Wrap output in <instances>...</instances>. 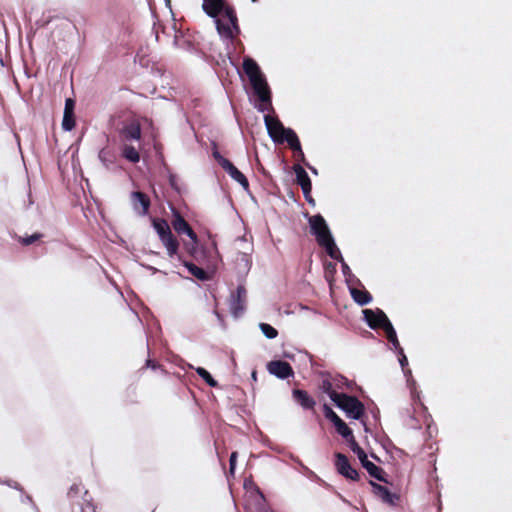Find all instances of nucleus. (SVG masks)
I'll list each match as a JSON object with an SVG mask.
<instances>
[{"mask_svg": "<svg viewBox=\"0 0 512 512\" xmlns=\"http://www.w3.org/2000/svg\"><path fill=\"white\" fill-rule=\"evenodd\" d=\"M203 11L215 19L216 28L221 37L233 40L240 33L235 9L225 0H203Z\"/></svg>", "mask_w": 512, "mask_h": 512, "instance_id": "f257e3e1", "label": "nucleus"}, {"mask_svg": "<svg viewBox=\"0 0 512 512\" xmlns=\"http://www.w3.org/2000/svg\"><path fill=\"white\" fill-rule=\"evenodd\" d=\"M242 67L259 101L270 105V88L259 65L254 59L247 57L244 58Z\"/></svg>", "mask_w": 512, "mask_h": 512, "instance_id": "f03ea898", "label": "nucleus"}, {"mask_svg": "<svg viewBox=\"0 0 512 512\" xmlns=\"http://www.w3.org/2000/svg\"><path fill=\"white\" fill-rule=\"evenodd\" d=\"M333 396V402L335 405L339 409L343 410L348 418L360 420L366 427V422L364 420L365 406L356 396L348 395L346 393L334 394Z\"/></svg>", "mask_w": 512, "mask_h": 512, "instance_id": "7ed1b4c3", "label": "nucleus"}, {"mask_svg": "<svg viewBox=\"0 0 512 512\" xmlns=\"http://www.w3.org/2000/svg\"><path fill=\"white\" fill-rule=\"evenodd\" d=\"M152 223L162 243L166 247L168 255H175L178 251L179 243L176 237L172 234L170 226L167 223V221L164 219L155 218L153 219Z\"/></svg>", "mask_w": 512, "mask_h": 512, "instance_id": "20e7f679", "label": "nucleus"}, {"mask_svg": "<svg viewBox=\"0 0 512 512\" xmlns=\"http://www.w3.org/2000/svg\"><path fill=\"white\" fill-rule=\"evenodd\" d=\"M308 221L311 233L315 236L317 243L332 237L329 227L322 215L317 214L310 216Z\"/></svg>", "mask_w": 512, "mask_h": 512, "instance_id": "39448f33", "label": "nucleus"}, {"mask_svg": "<svg viewBox=\"0 0 512 512\" xmlns=\"http://www.w3.org/2000/svg\"><path fill=\"white\" fill-rule=\"evenodd\" d=\"M363 314L367 324L372 329H382L384 331L392 324L387 315L380 309L377 311L365 309Z\"/></svg>", "mask_w": 512, "mask_h": 512, "instance_id": "423d86ee", "label": "nucleus"}, {"mask_svg": "<svg viewBox=\"0 0 512 512\" xmlns=\"http://www.w3.org/2000/svg\"><path fill=\"white\" fill-rule=\"evenodd\" d=\"M335 458V467L339 474L352 481L359 480L360 475L358 471L351 466L346 455L342 453H336Z\"/></svg>", "mask_w": 512, "mask_h": 512, "instance_id": "0eeeda50", "label": "nucleus"}, {"mask_svg": "<svg viewBox=\"0 0 512 512\" xmlns=\"http://www.w3.org/2000/svg\"><path fill=\"white\" fill-rule=\"evenodd\" d=\"M264 122L272 140L276 143H281L283 134L287 128L283 126L282 122L277 117L270 116L269 114L264 116Z\"/></svg>", "mask_w": 512, "mask_h": 512, "instance_id": "6e6552de", "label": "nucleus"}, {"mask_svg": "<svg viewBox=\"0 0 512 512\" xmlns=\"http://www.w3.org/2000/svg\"><path fill=\"white\" fill-rule=\"evenodd\" d=\"M267 370L270 374L280 379H287L294 375L292 366L283 360H273L267 364Z\"/></svg>", "mask_w": 512, "mask_h": 512, "instance_id": "1a4fd4ad", "label": "nucleus"}, {"mask_svg": "<svg viewBox=\"0 0 512 512\" xmlns=\"http://www.w3.org/2000/svg\"><path fill=\"white\" fill-rule=\"evenodd\" d=\"M130 200H131L133 209L139 215L144 216L148 213L151 202H150V198L147 194H145L141 191L133 192L130 195Z\"/></svg>", "mask_w": 512, "mask_h": 512, "instance_id": "9d476101", "label": "nucleus"}, {"mask_svg": "<svg viewBox=\"0 0 512 512\" xmlns=\"http://www.w3.org/2000/svg\"><path fill=\"white\" fill-rule=\"evenodd\" d=\"M172 226L178 234H186L194 243L197 242V234L180 214L174 215Z\"/></svg>", "mask_w": 512, "mask_h": 512, "instance_id": "9b49d317", "label": "nucleus"}, {"mask_svg": "<svg viewBox=\"0 0 512 512\" xmlns=\"http://www.w3.org/2000/svg\"><path fill=\"white\" fill-rule=\"evenodd\" d=\"M246 300V289L244 286H238L235 294L232 295L231 299V310L234 316L242 314L245 308Z\"/></svg>", "mask_w": 512, "mask_h": 512, "instance_id": "f8f14e48", "label": "nucleus"}, {"mask_svg": "<svg viewBox=\"0 0 512 512\" xmlns=\"http://www.w3.org/2000/svg\"><path fill=\"white\" fill-rule=\"evenodd\" d=\"M293 399L297 404H299L305 410H315L316 401L315 399L308 394L307 391L302 389H293L292 390Z\"/></svg>", "mask_w": 512, "mask_h": 512, "instance_id": "ddd939ff", "label": "nucleus"}, {"mask_svg": "<svg viewBox=\"0 0 512 512\" xmlns=\"http://www.w3.org/2000/svg\"><path fill=\"white\" fill-rule=\"evenodd\" d=\"M293 170L296 175V182L301 187L303 194H308V192L312 190V183L309 175L299 164H295L293 166Z\"/></svg>", "mask_w": 512, "mask_h": 512, "instance_id": "4468645a", "label": "nucleus"}, {"mask_svg": "<svg viewBox=\"0 0 512 512\" xmlns=\"http://www.w3.org/2000/svg\"><path fill=\"white\" fill-rule=\"evenodd\" d=\"M154 373L157 376L164 375L166 371L163 367L155 360L151 358H147L145 361V365L142 366L139 370L136 371L135 375L140 379L147 373Z\"/></svg>", "mask_w": 512, "mask_h": 512, "instance_id": "2eb2a0df", "label": "nucleus"}, {"mask_svg": "<svg viewBox=\"0 0 512 512\" xmlns=\"http://www.w3.org/2000/svg\"><path fill=\"white\" fill-rule=\"evenodd\" d=\"M134 63L139 64L142 68H151V72L153 71L155 63L152 60L151 51L148 46L145 48L141 47L137 51Z\"/></svg>", "mask_w": 512, "mask_h": 512, "instance_id": "dca6fc26", "label": "nucleus"}, {"mask_svg": "<svg viewBox=\"0 0 512 512\" xmlns=\"http://www.w3.org/2000/svg\"><path fill=\"white\" fill-rule=\"evenodd\" d=\"M284 142H287L291 150L298 152L302 157H304L299 138L291 128H287L283 134V138L280 144Z\"/></svg>", "mask_w": 512, "mask_h": 512, "instance_id": "f3484780", "label": "nucleus"}, {"mask_svg": "<svg viewBox=\"0 0 512 512\" xmlns=\"http://www.w3.org/2000/svg\"><path fill=\"white\" fill-rule=\"evenodd\" d=\"M373 488L374 494L379 497L383 502L393 505L394 499L398 498L395 494H392L387 487L377 484L374 481L369 482Z\"/></svg>", "mask_w": 512, "mask_h": 512, "instance_id": "a211bd4d", "label": "nucleus"}, {"mask_svg": "<svg viewBox=\"0 0 512 512\" xmlns=\"http://www.w3.org/2000/svg\"><path fill=\"white\" fill-rule=\"evenodd\" d=\"M225 164L226 167L224 168V170L229 174V176L233 180L237 181L243 187L244 190L248 191L249 182L246 176L241 171H239L232 162Z\"/></svg>", "mask_w": 512, "mask_h": 512, "instance_id": "6ab92c4d", "label": "nucleus"}, {"mask_svg": "<svg viewBox=\"0 0 512 512\" xmlns=\"http://www.w3.org/2000/svg\"><path fill=\"white\" fill-rule=\"evenodd\" d=\"M152 127V121L144 118L142 122L130 119V139L139 140L141 138L142 130Z\"/></svg>", "mask_w": 512, "mask_h": 512, "instance_id": "aec40b11", "label": "nucleus"}, {"mask_svg": "<svg viewBox=\"0 0 512 512\" xmlns=\"http://www.w3.org/2000/svg\"><path fill=\"white\" fill-rule=\"evenodd\" d=\"M319 246L325 248L326 250V253L334 260H337V261H340V262H343V257L341 255V252L340 250L338 249V247L336 246L335 244V241L333 239V237H329L327 238L326 240L324 241H321L320 243H318Z\"/></svg>", "mask_w": 512, "mask_h": 512, "instance_id": "412c9836", "label": "nucleus"}, {"mask_svg": "<svg viewBox=\"0 0 512 512\" xmlns=\"http://www.w3.org/2000/svg\"><path fill=\"white\" fill-rule=\"evenodd\" d=\"M362 466L367 470L369 475L381 482H387L385 478V471L375 465L373 462L369 461L368 458L364 459L363 462H361Z\"/></svg>", "mask_w": 512, "mask_h": 512, "instance_id": "4be33fe9", "label": "nucleus"}, {"mask_svg": "<svg viewBox=\"0 0 512 512\" xmlns=\"http://www.w3.org/2000/svg\"><path fill=\"white\" fill-rule=\"evenodd\" d=\"M351 295L353 300L359 305H367L372 301V295L367 290L352 289Z\"/></svg>", "mask_w": 512, "mask_h": 512, "instance_id": "5701e85b", "label": "nucleus"}, {"mask_svg": "<svg viewBox=\"0 0 512 512\" xmlns=\"http://www.w3.org/2000/svg\"><path fill=\"white\" fill-rule=\"evenodd\" d=\"M334 427L337 433L341 435L347 441V443L355 438L352 430L341 418L334 424Z\"/></svg>", "mask_w": 512, "mask_h": 512, "instance_id": "b1692460", "label": "nucleus"}, {"mask_svg": "<svg viewBox=\"0 0 512 512\" xmlns=\"http://www.w3.org/2000/svg\"><path fill=\"white\" fill-rule=\"evenodd\" d=\"M185 266L187 267L188 271L197 279H199V280H207L208 279V273L204 269L198 267L197 265H195L191 262H186Z\"/></svg>", "mask_w": 512, "mask_h": 512, "instance_id": "393cba45", "label": "nucleus"}, {"mask_svg": "<svg viewBox=\"0 0 512 512\" xmlns=\"http://www.w3.org/2000/svg\"><path fill=\"white\" fill-rule=\"evenodd\" d=\"M387 340L393 345V347L398 351L400 350L401 345L398 341L396 331L393 327V325H389L386 330H384Z\"/></svg>", "mask_w": 512, "mask_h": 512, "instance_id": "a878e982", "label": "nucleus"}, {"mask_svg": "<svg viewBox=\"0 0 512 512\" xmlns=\"http://www.w3.org/2000/svg\"><path fill=\"white\" fill-rule=\"evenodd\" d=\"M197 374L209 385L210 387H217V381L211 376V374L203 367L196 369Z\"/></svg>", "mask_w": 512, "mask_h": 512, "instance_id": "bb28decb", "label": "nucleus"}, {"mask_svg": "<svg viewBox=\"0 0 512 512\" xmlns=\"http://www.w3.org/2000/svg\"><path fill=\"white\" fill-rule=\"evenodd\" d=\"M348 445L350 449L358 456L360 462H363L364 459L367 458V454L363 450V448L360 447L356 439H352L348 442Z\"/></svg>", "mask_w": 512, "mask_h": 512, "instance_id": "cd10ccee", "label": "nucleus"}, {"mask_svg": "<svg viewBox=\"0 0 512 512\" xmlns=\"http://www.w3.org/2000/svg\"><path fill=\"white\" fill-rule=\"evenodd\" d=\"M75 126L74 112H64L62 120V128L66 131H70Z\"/></svg>", "mask_w": 512, "mask_h": 512, "instance_id": "c85d7f7f", "label": "nucleus"}, {"mask_svg": "<svg viewBox=\"0 0 512 512\" xmlns=\"http://www.w3.org/2000/svg\"><path fill=\"white\" fill-rule=\"evenodd\" d=\"M260 329L263 332V334L269 339H274L278 335V331L274 327H272L270 324L261 323Z\"/></svg>", "mask_w": 512, "mask_h": 512, "instance_id": "c756f323", "label": "nucleus"}, {"mask_svg": "<svg viewBox=\"0 0 512 512\" xmlns=\"http://www.w3.org/2000/svg\"><path fill=\"white\" fill-rule=\"evenodd\" d=\"M320 388L324 393H326L330 397V399L332 401H333L334 394H340L339 392H337L333 389V385H332L331 381L328 379H325L322 381Z\"/></svg>", "mask_w": 512, "mask_h": 512, "instance_id": "7c9ffc66", "label": "nucleus"}, {"mask_svg": "<svg viewBox=\"0 0 512 512\" xmlns=\"http://www.w3.org/2000/svg\"><path fill=\"white\" fill-rule=\"evenodd\" d=\"M323 413H324V416L334 425L339 419L340 417L333 411V409L327 405V404H324L323 405Z\"/></svg>", "mask_w": 512, "mask_h": 512, "instance_id": "2f4dec72", "label": "nucleus"}, {"mask_svg": "<svg viewBox=\"0 0 512 512\" xmlns=\"http://www.w3.org/2000/svg\"><path fill=\"white\" fill-rule=\"evenodd\" d=\"M41 237H42L41 234L35 233L31 236L20 238V242L23 245H30V244L34 243L35 241H37L38 239H40Z\"/></svg>", "mask_w": 512, "mask_h": 512, "instance_id": "473e14b6", "label": "nucleus"}, {"mask_svg": "<svg viewBox=\"0 0 512 512\" xmlns=\"http://www.w3.org/2000/svg\"><path fill=\"white\" fill-rule=\"evenodd\" d=\"M213 157L223 169L226 167L225 163H230V161L223 157L218 150L213 151Z\"/></svg>", "mask_w": 512, "mask_h": 512, "instance_id": "72a5a7b5", "label": "nucleus"}, {"mask_svg": "<svg viewBox=\"0 0 512 512\" xmlns=\"http://www.w3.org/2000/svg\"><path fill=\"white\" fill-rule=\"evenodd\" d=\"M238 453L236 451L232 452L229 459V472L230 474H234L236 462H237Z\"/></svg>", "mask_w": 512, "mask_h": 512, "instance_id": "f704fd0d", "label": "nucleus"}, {"mask_svg": "<svg viewBox=\"0 0 512 512\" xmlns=\"http://www.w3.org/2000/svg\"><path fill=\"white\" fill-rule=\"evenodd\" d=\"M74 108H75V101L73 99H71V98L66 99L64 112H71V113H73L74 112Z\"/></svg>", "mask_w": 512, "mask_h": 512, "instance_id": "c9c22d12", "label": "nucleus"}, {"mask_svg": "<svg viewBox=\"0 0 512 512\" xmlns=\"http://www.w3.org/2000/svg\"><path fill=\"white\" fill-rule=\"evenodd\" d=\"M140 159L139 152L134 148L130 146V162L137 163Z\"/></svg>", "mask_w": 512, "mask_h": 512, "instance_id": "e433bc0d", "label": "nucleus"}, {"mask_svg": "<svg viewBox=\"0 0 512 512\" xmlns=\"http://www.w3.org/2000/svg\"><path fill=\"white\" fill-rule=\"evenodd\" d=\"M261 103L258 105V110L261 111V112H264L266 110L268 111H274L273 107H272V101L270 100V105L268 103H265V102H262L260 101Z\"/></svg>", "mask_w": 512, "mask_h": 512, "instance_id": "4c0bfd02", "label": "nucleus"}, {"mask_svg": "<svg viewBox=\"0 0 512 512\" xmlns=\"http://www.w3.org/2000/svg\"><path fill=\"white\" fill-rule=\"evenodd\" d=\"M400 355L399 362L402 368H404L406 365H408L407 357L404 354L403 348H400V350L397 351Z\"/></svg>", "mask_w": 512, "mask_h": 512, "instance_id": "58836bf2", "label": "nucleus"}, {"mask_svg": "<svg viewBox=\"0 0 512 512\" xmlns=\"http://www.w3.org/2000/svg\"><path fill=\"white\" fill-rule=\"evenodd\" d=\"M108 154L109 152L107 150L100 151L99 158L103 163H106L108 161Z\"/></svg>", "mask_w": 512, "mask_h": 512, "instance_id": "ea45409f", "label": "nucleus"}, {"mask_svg": "<svg viewBox=\"0 0 512 512\" xmlns=\"http://www.w3.org/2000/svg\"><path fill=\"white\" fill-rule=\"evenodd\" d=\"M305 197V200L312 206H315V200L311 195V191L308 192V194H303Z\"/></svg>", "mask_w": 512, "mask_h": 512, "instance_id": "a19ab883", "label": "nucleus"}, {"mask_svg": "<svg viewBox=\"0 0 512 512\" xmlns=\"http://www.w3.org/2000/svg\"><path fill=\"white\" fill-rule=\"evenodd\" d=\"M79 492V486L78 485H73L71 486L70 490H69V495L72 496V494H76Z\"/></svg>", "mask_w": 512, "mask_h": 512, "instance_id": "79ce46f5", "label": "nucleus"}, {"mask_svg": "<svg viewBox=\"0 0 512 512\" xmlns=\"http://www.w3.org/2000/svg\"><path fill=\"white\" fill-rule=\"evenodd\" d=\"M341 263H342V270H343V273H344V274H346L347 272H349V271H350V268H349V266L345 263V261H344V260H343V262H341Z\"/></svg>", "mask_w": 512, "mask_h": 512, "instance_id": "37998d69", "label": "nucleus"}, {"mask_svg": "<svg viewBox=\"0 0 512 512\" xmlns=\"http://www.w3.org/2000/svg\"><path fill=\"white\" fill-rule=\"evenodd\" d=\"M122 156L128 159V148L126 146H124L122 149Z\"/></svg>", "mask_w": 512, "mask_h": 512, "instance_id": "c03bdc74", "label": "nucleus"}, {"mask_svg": "<svg viewBox=\"0 0 512 512\" xmlns=\"http://www.w3.org/2000/svg\"><path fill=\"white\" fill-rule=\"evenodd\" d=\"M210 248H211V250L214 251V253L216 255H218L217 247H216V244L214 242L211 243Z\"/></svg>", "mask_w": 512, "mask_h": 512, "instance_id": "a18cd8bd", "label": "nucleus"}, {"mask_svg": "<svg viewBox=\"0 0 512 512\" xmlns=\"http://www.w3.org/2000/svg\"><path fill=\"white\" fill-rule=\"evenodd\" d=\"M307 166H308V167H309V169H311L313 172H316V171H315V169H313V168H312V166H309V165H307Z\"/></svg>", "mask_w": 512, "mask_h": 512, "instance_id": "49530a36", "label": "nucleus"}, {"mask_svg": "<svg viewBox=\"0 0 512 512\" xmlns=\"http://www.w3.org/2000/svg\"><path fill=\"white\" fill-rule=\"evenodd\" d=\"M255 377H256V372H253L252 378H255Z\"/></svg>", "mask_w": 512, "mask_h": 512, "instance_id": "de8ad7c7", "label": "nucleus"}, {"mask_svg": "<svg viewBox=\"0 0 512 512\" xmlns=\"http://www.w3.org/2000/svg\"><path fill=\"white\" fill-rule=\"evenodd\" d=\"M196 251L195 252H192V255H194V258H197V255H195Z\"/></svg>", "mask_w": 512, "mask_h": 512, "instance_id": "09e8293b", "label": "nucleus"}, {"mask_svg": "<svg viewBox=\"0 0 512 512\" xmlns=\"http://www.w3.org/2000/svg\"><path fill=\"white\" fill-rule=\"evenodd\" d=\"M196 251L195 252H192V255H194V258H197V255H195Z\"/></svg>", "mask_w": 512, "mask_h": 512, "instance_id": "8fccbe9b", "label": "nucleus"}, {"mask_svg": "<svg viewBox=\"0 0 512 512\" xmlns=\"http://www.w3.org/2000/svg\"><path fill=\"white\" fill-rule=\"evenodd\" d=\"M252 2H257V0H252Z\"/></svg>", "mask_w": 512, "mask_h": 512, "instance_id": "3c124183", "label": "nucleus"}]
</instances>
